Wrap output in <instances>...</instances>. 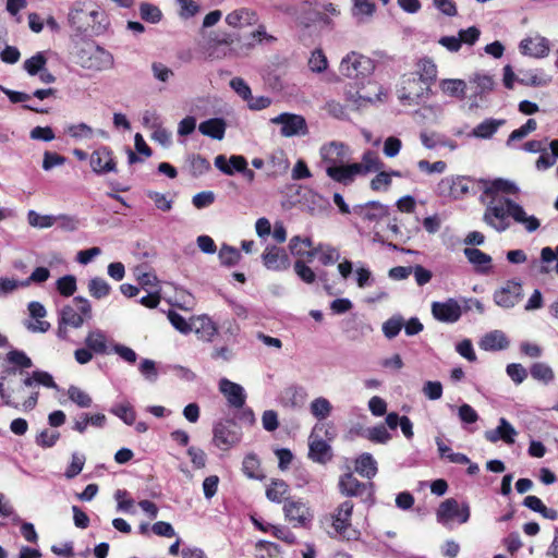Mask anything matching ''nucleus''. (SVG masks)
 Wrapping results in <instances>:
<instances>
[{"label": "nucleus", "mask_w": 558, "mask_h": 558, "mask_svg": "<svg viewBox=\"0 0 558 558\" xmlns=\"http://www.w3.org/2000/svg\"><path fill=\"white\" fill-rule=\"evenodd\" d=\"M377 172L378 173L371 180V189L376 192L388 191L392 184L390 174H388L387 171L381 170Z\"/></svg>", "instance_id": "680f3d73"}, {"label": "nucleus", "mask_w": 558, "mask_h": 558, "mask_svg": "<svg viewBox=\"0 0 558 558\" xmlns=\"http://www.w3.org/2000/svg\"><path fill=\"white\" fill-rule=\"evenodd\" d=\"M7 360L9 363L21 368H31L33 366L31 357L20 350H11L8 352Z\"/></svg>", "instance_id": "13d9d810"}, {"label": "nucleus", "mask_w": 558, "mask_h": 558, "mask_svg": "<svg viewBox=\"0 0 558 558\" xmlns=\"http://www.w3.org/2000/svg\"><path fill=\"white\" fill-rule=\"evenodd\" d=\"M404 322L401 316H395L388 319L383 325V332L388 339L395 338L403 327Z\"/></svg>", "instance_id": "bf43d9fd"}, {"label": "nucleus", "mask_w": 558, "mask_h": 558, "mask_svg": "<svg viewBox=\"0 0 558 558\" xmlns=\"http://www.w3.org/2000/svg\"><path fill=\"white\" fill-rule=\"evenodd\" d=\"M310 411L315 418L322 421L331 414L332 405L327 398L318 397L310 403Z\"/></svg>", "instance_id": "c9c22d12"}, {"label": "nucleus", "mask_w": 558, "mask_h": 558, "mask_svg": "<svg viewBox=\"0 0 558 558\" xmlns=\"http://www.w3.org/2000/svg\"><path fill=\"white\" fill-rule=\"evenodd\" d=\"M15 373L14 368H8L0 375V398L7 407L31 411L38 402L39 392L27 386L25 378L22 383L7 381L8 376Z\"/></svg>", "instance_id": "f03ea898"}, {"label": "nucleus", "mask_w": 558, "mask_h": 558, "mask_svg": "<svg viewBox=\"0 0 558 558\" xmlns=\"http://www.w3.org/2000/svg\"><path fill=\"white\" fill-rule=\"evenodd\" d=\"M365 487L366 485L355 478L352 473H345L339 480V489L345 496H359Z\"/></svg>", "instance_id": "2f4dec72"}, {"label": "nucleus", "mask_w": 558, "mask_h": 558, "mask_svg": "<svg viewBox=\"0 0 558 558\" xmlns=\"http://www.w3.org/2000/svg\"><path fill=\"white\" fill-rule=\"evenodd\" d=\"M308 68L314 73H323L328 68V60L322 49H315L308 59Z\"/></svg>", "instance_id": "de8ad7c7"}, {"label": "nucleus", "mask_w": 558, "mask_h": 558, "mask_svg": "<svg viewBox=\"0 0 558 558\" xmlns=\"http://www.w3.org/2000/svg\"><path fill=\"white\" fill-rule=\"evenodd\" d=\"M377 470V462L371 453H362L355 460V471L363 477L368 480L375 477Z\"/></svg>", "instance_id": "473e14b6"}, {"label": "nucleus", "mask_w": 558, "mask_h": 558, "mask_svg": "<svg viewBox=\"0 0 558 558\" xmlns=\"http://www.w3.org/2000/svg\"><path fill=\"white\" fill-rule=\"evenodd\" d=\"M76 62L86 70L101 72L111 70L114 65V58L105 48L92 44H84L76 52Z\"/></svg>", "instance_id": "423d86ee"}, {"label": "nucleus", "mask_w": 558, "mask_h": 558, "mask_svg": "<svg viewBox=\"0 0 558 558\" xmlns=\"http://www.w3.org/2000/svg\"><path fill=\"white\" fill-rule=\"evenodd\" d=\"M365 437L376 444H386L391 439V435L388 433L384 425H378L366 430Z\"/></svg>", "instance_id": "6e6d98bb"}, {"label": "nucleus", "mask_w": 558, "mask_h": 558, "mask_svg": "<svg viewBox=\"0 0 558 558\" xmlns=\"http://www.w3.org/2000/svg\"><path fill=\"white\" fill-rule=\"evenodd\" d=\"M519 48L522 54L533 58H544L550 50L548 39L539 35L522 39Z\"/></svg>", "instance_id": "4be33fe9"}, {"label": "nucleus", "mask_w": 558, "mask_h": 558, "mask_svg": "<svg viewBox=\"0 0 558 558\" xmlns=\"http://www.w3.org/2000/svg\"><path fill=\"white\" fill-rule=\"evenodd\" d=\"M85 344L96 354L107 353L108 340L105 332L100 329L89 331L85 338Z\"/></svg>", "instance_id": "72a5a7b5"}, {"label": "nucleus", "mask_w": 558, "mask_h": 558, "mask_svg": "<svg viewBox=\"0 0 558 558\" xmlns=\"http://www.w3.org/2000/svg\"><path fill=\"white\" fill-rule=\"evenodd\" d=\"M284 517L294 527H307L313 519L314 512L307 502L301 499H287L283 506Z\"/></svg>", "instance_id": "f8f14e48"}, {"label": "nucleus", "mask_w": 558, "mask_h": 558, "mask_svg": "<svg viewBox=\"0 0 558 558\" xmlns=\"http://www.w3.org/2000/svg\"><path fill=\"white\" fill-rule=\"evenodd\" d=\"M85 461L86 458L83 453L74 452L71 457V463L66 468L64 476L69 480L74 478L82 472Z\"/></svg>", "instance_id": "3c124183"}, {"label": "nucleus", "mask_w": 558, "mask_h": 558, "mask_svg": "<svg viewBox=\"0 0 558 558\" xmlns=\"http://www.w3.org/2000/svg\"><path fill=\"white\" fill-rule=\"evenodd\" d=\"M353 512L352 501L345 500L335 510L331 515L335 533L345 539L356 538V531L351 529V517Z\"/></svg>", "instance_id": "9b49d317"}, {"label": "nucleus", "mask_w": 558, "mask_h": 558, "mask_svg": "<svg viewBox=\"0 0 558 558\" xmlns=\"http://www.w3.org/2000/svg\"><path fill=\"white\" fill-rule=\"evenodd\" d=\"M110 412L122 420L126 425H133L135 423L136 414L129 402H123L112 407Z\"/></svg>", "instance_id": "37998d69"}, {"label": "nucleus", "mask_w": 558, "mask_h": 558, "mask_svg": "<svg viewBox=\"0 0 558 558\" xmlns=\"http://www.w3.org/2000/svg\"><path fill=\"white\" fill-rule=\"evenodd\" d=\"M517 435L515 428L506 418L501 417L498 426L490 433V441L502 440L507 445H512Z\"/></svg>", "instance_id": "7c9ffc66"}, {"label": "nucleus", "mask_w": 558, "mask_h": 558, "mask_svg": "<svg viewBox=\"0 0 558 558\" xmlns=\"http://www.w3.org/2000/svg\"><path fill=\"white\" fill-rule=\"evenodd\" d=\"M69 399L80 408H89L93 403L92 397L80 387L70 386L68 389Z\"/></svg>", "instance_id": "c03bdc74"}, {"label": "nucleus", "mask_w": 558, "mask_h": 558, "mask_svg": "<svg viewBox=\"0 0 558 558\" xmlns=\"http://www.w3.org/2000/svg\"><path fill=\"white\" fill-rule=\"evenodd\" d=\"M433 316L442 323H456L461 314V306L453 299H449L446 302H434L432 304Z\"/></svg>", "instance_id": "aec40b11"}, {"label": "nucleus", "mask_w": 558, "mask_h": 558, "mask_svg": "<svg viewBox=\"0 0 558 558\" xmlns=\"http://www.w3.org/2000/svg\"><path fill=\"white\" fill-rule=\"evenodd\" d=\"M375 12V3L371 0H354L352 14L359 21H364L365 17L372 16Z\"/></svg>", "instance_id": "49530a36"}, {"label": "nucleus", "mask_w": 558, "mask_h": 558, "mask_svg": "<svg viewBox=\"0 0 558 558\" xmlns=\"http://www.w3.org/2000/svg\"><path fill=\"white\" fill-rule=\"evenodd\" d=\"M73 302L76 304L77 308H74L71 305H66L60 312L58 335L61 338H65L66 332V330L63 328V325L73 328H80L85 320L92 318V305L86 298L76 296L73 299Z\"/></svg>", "instance_id": "0eeeda50"}, {"label": "nucleus", "mask_w": 558, "mask_h": 558, "mask_svg": "<svg viewBox=\"0 0 558 558\" xmlns=\"http://www.w3.org/2000/svg\"><path fill=\"white\" fill-rule=\"evenodd\" d=\"M263 265L272 271H284L291 265L287 252L276 245H267L262 254Z\"/></svg>", "instance_id": "f3484780"}, {"label": "nucleus", "mask_w": 558, "mask_h": 558, "mask_svg": "<svg viewBox=\"0 0 558 558\" xmlns=\"http://www.w3.org/2000/svg\"><path fill=\"white\" fill-rule=\"evenodd\" d=\"M464 255L476 270L485 272L488 269V257L477 248L466 247Z\"/></svg>", "instance_id": "ea45409f"}, {"label": "nucleus", "mask_w": 558, "mask_h": 558, "mask_svg": "<svg viewBox=\"0 0 558 558\" xmlns=\"http://www.w3.org/2000/svg\"><path fill=\"white\" fill-rule=\"evenodd\" d=\"M468 83V110L474 111L485 102V94L488 88V76L476 73L470 77Z\"/></svg>", "instance_id": "4468645a"}, {"label": "nucleus", "mask_w": 558, "mask_h": 558, "mask_svg": "<svg viewBox=\"0 0 558 558\" xmlns=\"http://www.w3.org/2000/svg\"><path fill=\"white\" fill-rule=\"evenodd\" d=\"M192 331L203 341H211L218 332V327L207 315H199L192 318Z\"/></svg>", "instance_id": "bb28decb"}, {"label": "nucleus", "mask_w": 558, "mask_h": 558, "mask_svg": "<svg viewBox=\"0 0 558 558\" xmlns=\"http://www.w3.org/2000/svg\"><path fill=\"white\" fill-rule=\"evenodd\" d=\"M438 92L452 99L462 100L466 97L468 83L461 78H440L437 84Z\"/></svg>", "instance_id": "393cba45"}, {"label": "nucleus", "mask_w": 558, "mask_h": 558, "mask_svg": "<svg viewBox=\"0 0 558 558\" xmlns=\"http://www.w3.org/2000/svg\"><path fill=\"white\" fill-rule=\"evenodd\" d=\"M530 373L535 380L545 385L549 384L554 379V371L548 364L543 362L532 364Z\"/></svg>", "instance_id": "e433bc0d"}, {"label": "nucleus", "mask_w": 558, "mask_h": 558, "mask_svg": "<svg viewBox=\"0 0 558 558\" xmlns=\"http://www.w3.org/2000/svg\"><path fill=\"white\" fill-rule=\"evenodd\" d=\"M490 216L496 219V221L490 220V227L499 232L510 227L509 217L512 218L514 222L521 225L529 233L535 232L541 227V221L537 217L527 215L520 204L509 198H505L500 205L490 207Z\"/></svg>", "instance_id": "7ed1b4c3"}, {"label": "nucleus", "mask_w": 558, "mask_h": 558, "mask_svg": "<svg viewBox=\"0 0 558 558\" xmlns=\"http://www.w3.org/2000/svg\"><path fill=\"white\" fill-rule=\"evenodd\" d=\"M319 154L327 168H341L349 159V147L341 142H330L322 146Z\"/></svg>", "instance_id": "dca6fc26"}, {"label": "nucleus", "mask_w": 558, "mask_h": 558, "mask_svg": "<svg viewBox=\"0 0 558 558\" xmlns=\"http://www.w3.org/2000/svg\"><path fill=\"white\" fill-rule=\"evenodd\" d=\"M89 165L97 174L114 172L117 170L112 151L107 147H100L92 153Z\"/></svg>", "instance_id": "412c9836"}, {"label": "nucleus", "mask_w": 558, "mask_h": 558, "mask_svg": "<svg viewBox=\"0 0 558 558\" xmlns=\"http://www.w3.org/2000/svg\"><path fill=\"white\" fill-rule=\"evenodd\" d=\"M219 390L226 397L230 407L241 409L245 404L246 395L241 385L222 378L219 381Z\"/></svg>", "instance_id": "b1692460"}, {"label": "nucleus", "mask_w": 558, "mask_h": 558, "mask_svg": "<svg viewBox=\"0 0 558 558\" xmlns=\"http://www.w3.org/2000/svg\"><path fill=\"white\" fill-rule=\"evenodd\" d=\"M29 316L33 320L25 322V327L32 332H46L50 328V324L46 320H43L47 315V311L45 306L37 302L33 301L28 304Z\"/></svg>", "instance_id": "a878e982"}, {"label": "nucleus", "mask_w": 558, "mask_h": 558, "mask_svg": "<svg viewBox=\"0 0 558 558\" xmlns=\"http://www.w3.org/2000/svg\"><path fill=\"white\" fill-rule=\"evenodd\" d=\"M470 518V509L466 504H460L454 498L444 500L437 511V522L448 529H452L454 524H463Z\"/></svg>", "instance_id": "1a4fd4ad"}, {"label": "nucleus", "mask_w": 558, "mask_h": 558, "mask_svg": "<svg viewBox=\"0 0 558 558\" xmlns=\"http://www.w3.org/2000/svg\"><path fill=\"white\" fill-rule=\"evenodd\" d=\"M438 69L429 58L420 59L412 76L405 80L401 97L403 99H416L428 97L432 94L430 86L436 82Z\"/></svg>", "instance_id": "20e7f679"}, {"label": "nucleus", "mask_w": 558, "mask_h": 558, "mask_svg": "<svg viewBox=\"0 0 558 558\" xmlns=\"http://www.w3.org/2000/svg\"><path fill=\"white\" fill-rule=\"evenodd\" d=\"M518 81L526 86L544 87L551 83L553 77L542 69L520 70Z\"/></svg>", "instance_id": "cd10ccee"}, {"label": "nucleus", "mask_w": 558, "mask_h": 558, "mask_svg": "<svg viewBox=\"0 0 558 558\" xmlns=\"http://www.w3.org/2000/svg\"><path fill=\"white\" fill-rule=\"evenodd\" d=\"M471 190L470 180L464 177H446L438 184L436 192L439 196L453 199L462 198Z\"/></svg>", "instance_id": "ddd939ff"}, {"label": "nucleus", "mask_w": 558, "mask_h": 558, "mask_svg": "<svg viewBox=\"0 0 558 558\" xmlns=\"http://www.w3.org/2000/svg\"><path fill=\"white\" fill-rule=\"evenodd\" d=\"M293 268L298 277L305 283L311 284L315 281L316 275L313 269L306 265L305 260H295Z\"/></svg>", "instance_id": "4d7b16f0"}, {"label": "nucleus", "mask_w": 558, "mask_h": 558, "mask_svg": "<svg viewBox=\"0 0 558 558\" xmlns=\"http://www.w3.org/2000/svg\"><path fill=\"white\" fill-rule=\"evenodd\" d=\"M326 173L333 181L345 185L352 183L356 177L368 174L361 162L344 163L341 168H326Z\"/></svg>", "instance_id": "6ab92c4d"}, {"label": "nucleus", "mask_w": 558, "mask_h": 558, "mask_svg": "<svg viewBox=\"0 0 558 558\" xmlns=\"http://www.w3.org/2000/svg\"><path fill=\"white\" fill-rule=\"evenodd\" d=\"M68 21L80 33L100 34L105 29V13L92 1H75L70 8Z\"/></svg>", "instance_id": "39448f33"}, {"label": "nucleus", "mask_w": 558, "mask_h": 558, "mask_svg": "<svg viewBox=\"0 0 558 558\" xmlns=\"http://www.w3.org/2000/svg\"><path fill=\"white\" fill-rule=\"evenodd\" d=\"M242 471L248 477L253 480L260 478V461L254 453H248L244 457L242 462Z\"/></svg>", "instance_id": "a19ab883"}, {"label": "nucleus", "mask_w": 558, "mask_h": 558, "mask_svg": "<svg viewBox=\"0 0 558 558\" xmlns=\"http://www.w3.org/2000/svg\"><path fill=\"white\" fill-rule=\"evenodd\" d=\"M87 290L93 298L99 300L109 295L111 287L105 279L95 277L88 281Z\"/></svg>", "instance_id": "4c0bfd02"}, {"label": "nucleus", "mask_w": 558, "mask_h": 558, "mask_svg": "<svg viewBox=\"0 0 558 558\" xmlns=\"http://www.w3.org/2000/svg\"><path fill=\"white\" fill-rule=\"evenodd\" d=\"M226 129L227 123L220 118L208 119L198 125V131L203 135L218 141L225 137Z\"/></svg>", "instance_id": "c756f323"}, {"label": "nucleus", "mask_w": 558, "mask_h": 558, "mask_svg": "<svg viewBox=\"0 0 558 558\" xmlns=\"http://www.w3.org/2000/svg\"><path fill=\"white\" fill-rule=\"evenodd\" d=\"M140 15L144 21L153 24L159 23L162 19L161 10L157 5L147 2L140 4Z\"/></svg>", "instance_id": "a18cd8bd"}, {"label": "nucleus", "mask_w": 558, "mask_h": 558, "mask_svg": "<svg viewBox=\"0 0 558 558\" xmlns=\"http://www.w3.org/2000/svg\"><path fill=\"white\" fill-rule=\"evenodd\" d=\"M58 291L64 296H71L76 291V279L72 275L63 276L57 281Z\"/></svg>", "instance_id": "0e129e2a"}, {"label": "nucleus", "mask_w": 558, "mask_h": 558, "mask_svg": "<svg viewBox=\"0 0 558 558\" xmlns=\"http://www.w3.org/2000/svg\"><path fill=\"white\" fill-rule=\"evenodd\" d=\"M225 23L228 27L241 31L256 26L248 35L228 33L226 31L210 32L206 49L208 56L216 60L239 59L250 54L257 44L274 43L276 37L268 34L264 24L259 23V14L248 7H239L227 13Z\"/></svg>", "instance_id": "f257e3e1"}, {"label": "nucleus", "mask_w": 558, "mask_h": 558, "mask_svg": "<svg viewBox=\"0 0 558 558\" xmlns=\"http://www.w3.org/2000/svg\"><path fill=\"white\" fill-rule=\"evenodd\" d=\"M356 213L363 220L379 221L387 217L388 207L379 202H369L359 206Z\"/></svg>", "instance_id": "c85d7f7f"}, {"label": "nucleus", "mask_w": 558, "mask_h": 558, "mask_svg": "<svg viewBox=\"0 0 558 558\" xmlns=\"http://www.w3.org/2000/svg\"><path fill=\"white\" fill-rule=\"evenodd\" d=\"M190 172L194 177H199L210 169V163L201 155H192L187 159Z\"/></svg>", "instance_id": "8fccbe9b"}, {"label": "nucleus", "mask_w": 558, "mask_h": 558, "mask_svg": "<svg viewBox=\"0 0 558 558\" xmlns=\"http://www.w3.org/2000/svg\"><path fill=\"white\" fill-rule=\"evenodd\" d=\"M556 259H557V263L554 266V268H549L548 266H544L542 268V272H546L547 274L550 270H554L556 274H558V246L556 247V251H554L549 246L543 247L542 251H541V260H542V263L550 264V263H553Z\"/></svg>", "instance_id": "e2e57ef3"}, {"label": "nucleus", "mask_w": 558, "mask_h": 558, "mask_svg": "<svg viewBox=\"0 0 558 558\" xmlns=\"http://www.w3.org/2000/svg\"><path fill=\"white\" fill-rule=\"evenodd\" d=\"M374 61L357 51H350L339 63V72L351 80L364 78L373 73Z\"/></svg>", "instance_id": "6e6552de"}, {"label": "nucleus", "mask_w": 558, "mask_h": 558, "mask_svg": "<svg viewBox=\"0 0 558 558\" xmlns=\"http://www.w3.org/2000/svg\"><path fill=\"white\" fill-rule=\"evenodd\" d=\"M288 492V484L281 480H276L266 489V496L270 501L279 504L286 498Z\"/></svg>", "instance_id": "58836bf2"}, {"label": "nucleus", "mask_w": 558, "mask_h": 558, "mask_svg": "<svg viewBox=\"0 0 558 558\" xmlns=\"http://www.w3.org/2000/svg\"><path fill=\"white\" fill-rule=\"evenodd\" d=\"M27 221L29 226L38 229H46L53 226L56 219L50 215H40L35 210L27 213Z\"/></svg>", "instance_id": "09e8293b"}, {"label": "nucleus", "mask_w": 558, "mask_h": 558, "mask_svg": "<svg viewBox=\"0 0 558 558\" xmlns=\"http://www.w3.org/2000/svg\"><path fill=\"white\" fill-rule=\"evenodd\" d=\"M402 148V142L396 136H388L383 146V153L387 158H395Z\"/></svg>", "instance_id": "774afa93"}, {"label": "nucleus", "mask_w": 558, "mask_h": 558, "mask_svg": "<svg viewBox=\"0 0 558 558\" xmlns=\"http://www.w3.org/2000/svg\"><path fill=\"white\" fill-rule=\"evenodd\" d=\"M361 163L367 173L377 172L384 167L378 156L372 150H367L363 154Z\"/></svg>", "instance_id": "5fc2aeb1"}, {"label": "nucleus", "mask_w": 558, "mask_h": 558, "mask_svg": "<svg viewBox=\"0 0 558 558\" xmlns=\"http://www.w3.org/2000/svg\"><path fill=\"white\" fill-rule=\"evenodd\" d=\"M25 384L27 386H32L33 389H36V386L40 385L46 388L58 389L57 384L53 380V377L45 371H34L32 374H26Z\"/></svg>", "instance_id": "f704fd0d"}, {"label": "nucleus", "mask_w": 558, "mask_h": 558, "mask_svg": "<svg viewBox=\"0 0 558 558\" xmlns=\"http://www.w3.org/2000/svg\"><path fill=\"white\" fill-rule=\"evenodd\" d=\"M506 373L515 385L522 384L527 377V371L519 363L508 364Z\"/></svg>", "instance_id": "69168bd1"}, {"label": "nucleus", "mask_w": 558, "mask_h": 558, "mask_svg": "<svg viewBox=\"0 0 558 558\" xmlns=\"http://www.w3.org/2000/svg\"><path fill=\"white\" fill-rule=\"evenodd\" d=\"M241 257L240 252L229 245H222L219 251V259L222 265L232 266L235 265Z\"/></svg>", "instance_id": "052dcab7"}, {"label": "nucleus", "mask_w": 558, "mask_h": 558, "mask_svg": "<svg viewBox=\"0 0 558 558\" xmlns=\"http://www.w3.org/2000/svg\"><path fill=\"white\" fill-rule=\"evenodd\" d=\"M47 58L43 52H37L33 57L26 59L23 63V69L28 75H37L44 68H46Z\"/></svg>", "instance_id": "79ce46f5"}, {"label": "nucleus", "mask_w": 558, "mask_h": 558, "mask_svg": "<svg viewBox=\"0 0 558 558\" xmlns=\"http://www.w3.org/2000/svg\"><path fill=\"white\" fill-rule=\"evenodd\" d=\"M241 439L236 426L230 422L219 423L214 427V445L221 450H229Z\"/></svg>", "instance_id": "2eb2a0df"}, {"label": "nucleus", "mask_w": 558, "mask_h": 558, "mask_svg": "<svg viewBox=\"0 0 558 558\" xmlns=\"http://www.w3.org/2000/svg\"><path fill=\"white\" fill-rule=\"evenodd\" d=\"M179 15L182 19L193 17L199 11V5L194 0H177Z\"/></svg>", "instance_id": "338daca9"}, {"label": "nucleus", "mask_w": 558, "mask_h": 558, "mask_svg": "<svg viewBox=\"0 0 558 558\" xmlns=\"http://www.w3.org/2000/svg\"><path fill=\"white\" fill-rule=\"evenodd\" d=\"M319 260L323 265H331L340 259V253L336 247L327 244H318Z\"/></svg>", "instance_id": "603ef678"}, {"label": "nucleus", "mask_w": 558, "mask_h": 558, "mask_svg": "<svg viewBox=\"0 0 558 558\" xmlns=\"http://www.w3.org/2000/svg\"><path fill=\"white\" fill-rule=\"evenodd\" d=\"M324 426V424H316L308 438V456L313 461L318 463H326L331 459L330 446L317 435V432L322 430Z\"/></svg>", "instance_id": "a211bd4d"}, {"label": "nucleus", "mask_w": 558, "mask_h": 558, "mask_svg": "<svg viewBox=\"0 0 558 558\" xmlns=\"http://www.w3.org/2000/svg\"><path fill=\"white\" fill-rule=\"evenodd\" d=\"M506 193V194H517L519 193V187L514 182L506 179H495L490 181V194L493 193Z\"/></svg>", "instance_id": "864d4df0"}, {"label": "nucleus", "mask_w": 558, "mask_h": 558, "mask_svg": "<svg viewBox=\"0 0 558 558\" xmlns=\"http://www.w3.org/2000/svg\"><path fill=\"white\" fill-rule=\"evenodd\" d=\"M522 296V286L519 282L509 281L500 290L495 292L494 299L497 305L509 308L514 306Z\"/></svg>", "instance_id": "5701e85b"}, {"label": "nucleus", "mask_w": 558, "mask_h": 558, "mask_svg": "<svg viewBox=\"0 0 558 558\" xmlns=\"http://www.w3.org/2000/svg\"><path fill=\"white\" fill-rule=\"evenodd\" d=\"M270 123L281 126L283 137L305 136L308 133L306 120L301 114L283 112L271 118Z\"/></svg>", "instance_id": "9d476101"}]
</instances>
